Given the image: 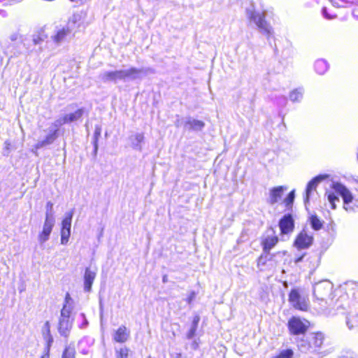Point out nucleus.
Returning a JSON list of instances; mask_svg holds the SVG:
<instances>
[{
	"label": "nucleus",
	"mask_w": 358,
	"mask_h": 358,
	"mask_svg": "<svg viewBox=\"0 0 358 358\" xmlns=\"http://www.w3.org/2000/svg\"><path fill=\"white\" fill-rule=\"evenodd\" d=\"M47 38L48 35L43 29L29 34L22 29H17L9 34L10 43L3 48V53L8 57V61L21 56H30L36 52V46L41 45Z\"/></svg>",
	"instance_id": "1"
},
{
	"label": "nucleus",
	"mask_w": 358,
	"mask_h": 358,
	"mask_svg": "<svg viewBox=\"0 0 358 358\" xmlns=\"http://www.w3.org/2000/svg\"><path fill=\"white\" fill-rule=\"evenodd\" d=\"M147 72L143 68L130 67L127 69L103 71L99 75V80L103 83L133 81L141 78V75Z\"/></svg>",
	"instance_id": "2"
},
{
	"label": "nucleus",
	"mask_w": 358,
	"mask_h": 358,
	"mask_svg": "<svg viewBox=\"0 0 358 358\" xmlns=\"http://www.w3.org/2000/svg\"><path fill=\"white\" fill-rule=\"evenodd\" d=\"M266 11L257 8L252 3L245 10V15L250 24H254L259 33L269 38L273 35V29L271 24L266 20Z\"/></svg>",
	"instance_id": "3"
},
{
	"label": "nucleus",
	"mask_w": 358,
	"mask_h": 358,
	"mask_svg": "<svg viewBox=\"0 0 358 358\" xmlns=\"http://www.w3.org/2000/svg\"><path fill=\"white\" fill-rule=\"evenodd\" d=\"M71 301L69 294H67L58 319L57 331L60 336L64 338L69 337L73 327V320L71 319L73 310Z\"/></svg>",
	"instance_id": "4"
},
{
	"label": "nucleus",
	"mask_w": 358,
	"mask_h": 358,
	"mask_svg": "<svg viewBox=\"0 0 358 358\" xmlns=\"http://www.w3.org/2000/svg\"><path fill=\"white\" fill-rule=\"evenodd\" d=\"M324 334L321 331L311 332L306 338L299 340L297 343L299 350L303 353L318 352L324 343Z\"/></svg>",
	"instance_id": "5"
},
{
	"label": "nucleus",
	"mask_w": 358,
	"mask_h": 358,
	"mask_svg": "<svg viewBox=\"0 0 358 358\" xmlns=\"http://www.w3.org/2000/svg\"><path fill=\"white\" fill-rule=\"evenodd\" d=\"M65 124L66 123L63 115L56 119L48 129V134L45 138L38 141L35 144L32 149V152L36 153L37 150L52 144L59 136L58 132L59 127Z\"/></svg>",
	"instance_id": "6"
},
{
	"label": "nucleus",
	"mask_w": 358,
	"mask_h": 358,
	"mask_svg": "<svg viewBox=\"0 0 358 358\" xmlns=\"http://www.w3.org/2000/svg\"><path fill=\"white\" fill-rule=\"evenodd\" d=\"M335 192L340 195L343 200V208L348 213L358 210V200L355 199L350 191L343 184L336 182L333 184Z\"/></svg>",
	"instance_id": "7"
},
{
	"label": "nucleus",
	"mask_w": 358,
	"mask_h": 358,
	"mask_svg": "<svg viewBox=\"0 0 358 358\" xmlns=\"http://www.w3.org/2000/svg\"><path fill=\"white\" fill-rule=\"evenodd\" d=\"M310 323L306 320H301L297 317H292L288 321L289 331L292 335L304 334L308 329Z\"/></svg>",
	"instance_id": "8"
},
{
	"label": "nucleus",
	"mask_w": 358,
	"mask_h": 358,
	"mask_svg": "<svg viewBox=\"0 0 358 358\" xmlns=\"http://www.w3.org/2000/svg\"><path fill=\"white\" fill-rule=\"evenodd\" d=\"M333 289V285L329 280H322L313 286V295L320 301H323L329 296Z\"/></svg>",
	"instance_id": "9"
},
{
	"label": "nucleus",
	"mask_w": 358,
	"mask_h": 358,
	"mask_svg": "<svg viewBox=\"0 0 358 358\" xmlns=\"http://www.w3.org/2000/svg\"><path fill=\"white\" fill-rule=\"evenodd\" d=\"M313 242V235L308 234L306 230L303 229L296 237L294 245L298 250L308 249L312 245Z\"/></svg>",
	"instance_id": "10"
},
{
	"label": "nucleus",
	"mask_w": 358,
	"mask_h": 358,
	"mask_svg": "<svg viewBox=\"0 0 358 358\" xmlns=\"http://www.w3.org/2000/svg\"><path fill=\"white\" fill-rule=\"evenodd\" d=\"M289 301L294 308L300 310H306L308 306L306 298L301 296L299 291L295 289L290 291Z\"/></svg>",
	"instance_id": "11"
},
{
	"label": "nucleus",
	"mask_w": 358,
	"mask_h": 358,
	"mask_svg": "<svg viewBox=\"0 0 358 358\" xmlns=\"http://www.w3.org/2000/svg\"><path fill=\"white\" fill-rule=\"evenodd\" d=\"M71 31L69 25L57 26L55 27V34L51 36V39L55 43L59 45L65 41Z\"/></svg>",
	"instance_id": "12"
},
{
	"label": "nucleus",
	"mask_w": 358,
	"mask_h": 358,
	"mask_svg": "<svg viewBox=\"0 0 358 358\" xmlns=\"http://www.w3.org/2000/svg\"><path fill=\"white\" fill-rule=\"evenodd\" d=\"M279 228L282 234L292 233L294 229V220L290 213L284 215L279 221Z\"/></svg>",
	"instance_id": "13"
},
{
	"label": "nucleus",
	"mask_w": 358,
	"mask_h": 358,
	"mask_svg": "<svg viewBox=\"0 0 358 358\" xmlns=\"http://www.w3.org/2000/svg\"><path fill=\"white\" fill-rule=\"evenodd\" d=\"M287 189L285 186H278L270 189L268 203L273 205L280 201L284 192Z\"/></svg>",
	"instance_id": "14"
},
{
	"label": "nucleus",
	"mask_w": 358,
	"mask_h": 358,
	"mask_svg": "<svg viewBox=\"0 0 358 358\" xmlns=\"http://www.w3.org/2000/svg\"><path fill=\"white\" fill-rule=\"evenodd\" d=\"M130 335L129 330L124 326L121 325L113 334V340L117 343H125Z\"/></svg>",
	"instance_id": "15"
},
{
	"label": "nucleus",
	"mask_w": 358,
	"mask_h": 358,
	"mask_svg": "<svg viewBox=\"0 0 358 358\" xmlns=\"http://www.w3.org/2000/svg\"><path fill=\"white\" fill-rule=\"evenodd\" d=\"M204 127L205 123L203 121L190 117H186L184 122V127L188 130L201 131Z\"/></svg>",
	"instance_id": "16"
},
{
	"label": "nucleus",
	"mask_w": 358,
	"mask_h": 358,
	"mask_svg": "<svg viewBox=\"0 0 358 358\" xmlns=\"http://www.w3.org/2000/svg\"><path fill=\"white\" fill-rule=\"evenodd\" d=\"M325 178H326L325 176L320 175V176H317L315 177L314 178H313L308 183L307 187H306V196H305V199H304V202H305L306 204L309 201L311 192L313 189H315V188L317 187V185L321 181H322Z\"/></svg>",
	"instance_id": "17"
},
{
	"label": "nucleus",
	"mask_w": 358,
	"mask_h": 358,
	"mask_svg": "<svg viewBox=\"0 0 358 358\" xmlns=\"http://www.w3.org/2000/svg\"><path fill=\"white\" fill-rule=\"evenodd\" d=\"M96 275V271H92L90 268H86L84 274V290L85 292H89L91 291Z\"/></svg>",
	"instance_id": "18"
},
{
	"label": "nucleus",
	"mask_w": 358,
	"mask_h": 358,
	"mask_svg": "<svg viewBox=\"0 0 358 358\" xmlns=\"http://www.w3.org/2000/svg\"><path fill=\"white\" fill-rule=\"evenodd\" d=\"M145 136L143 133H136L129 136L131 146L133 149L141 151L143 149L142 143L144 142Z\"/></svg>",
	"instance_id": "19"
},
{
	"label": "nucleus",
	"mask_w": 358,
	"mask_h": 358,
	"mask_svg": "<svg viewBox=\"0 0 358 358\" xmlns=\"http://www.w3.org/2000/svg\"><path fill=\"white\" fill-rule=\"evenodd\" d=\"M278 238L276 236H268L262 242L264 252L269 255L270 250L278 243Z\"/></svg>",
	"instance_id": "20"
},
{
	"label": "nucleus",
	"mask_w": 358,
	"mask_h": 358,
	"mask_svg": "<svg viewBox=\"0 0 358 358\" xmlns=\"http://www.w3.org/2000/svg\"><path fill=\"white\" fill-rule=\"evenodd\" d=\"M85 113V109L83 108H79L73 113H66L64 115V120L66 124L71 123L73 122L77 121L82 117Z\"/></svg>",
	"instance_id": "21"
},
{
	"label": "nucleus",
	"mask_w": 358,
	"mask_h": 358,
	"mask_svg": "<svg viewBox=\"0 0 358 358\" xmlns=\"http://www.w3.org/2000/svg\"><path fill=\"white\" fill-rule=\"evenodd\" d=\"M314 68L317 73L323 75L328 70L329 64L326 60L320 59L315 61Z\"/></svg>",
	"instance_id": "22"
},
{
	"label": "nucleus",
	"mask_w": 358,
	"mask_h": 358,
	"mask_svg": "<svg viewBox=\"0 0 358 358\" xmlns=\"http://www.w3.org/2000/svg\"><path fill=\"white\" fill-rule=\"evenodd\" d=\"M304 90L303 87H298L293 90L289 94V99L292 102H301L303 99Z\"/></svg>",
	"instance_id": "23"
},
{
	"label": "nucleus",
	"mask_w": 358,
	"mask_h": 358,
	"mask_svg": "<svg viewBox=\"0 0 358 358\" xmlns=\"http://www.w3.org/2000/svg\"><path fill=\"white\" fill-rule=\"evenodd\" d=\"M73 215V210L66 213L65 217L62 222V231H71Z\"/></svg>",
	"instance_id": "24"
},
{
	"label": "nucleus",
	"mask_w": 358,
	"mask_h": 358,
	"mask_svg": "<svg viewBox=\"0 0 358 358\" xmlns=\"http://www.w3.org/2000/svg\"><path fill=\"white\" fill-rule=\"evenodd\" d=\"M199 321L200 317L195 315L192 322L190 329L187 334V338L188 339H192L195 336Z\"/></svg>",
	"instance_id": "25"
},
{
	"label": "nucleus",
	"mask_w": 358,
	"mask_h": 358,
	"mask_svg": "<svg viewBox=\"0 0 358 358\" xmlns=\"http://www.w3.org/2000/svg\"><path fill=\"white\" fill-rule=\"evenodd\" d=\"M346 324L349 330H358V316L350 315L348 317Z\"/></svg>",
	"instance_id": "26"
},
{
	"label": "nucleus",
	"mask_w": 358,
	"mask_h": 358,
	"mask_svg": "<svg viewBox=\"0 0 358 358\" xmlns=\"http://www.w3.org/2000/svg\"><path fill=\"white\" fill-rule=\"evenodd\" d=\"M129 352L130 350L126 346L115 348V358H128Z\"/></svg>",
	"instance_id": "27"
},
{
	"label": "nucleus",
	"mask_w": 358,
	"mask_h": 358,
	"mask_svg": "<svg viewBox=\"0 0 358 358\" xmlns=\"http://www.w3.org/2000/svg\"><path fill=\"white\" fill-rule=\"evenodd\" d=\"M55 223V219H51L49 217H45L43 226V232L51 234L52 228Z\"/></svg>",
	"instance_id": "28"
},
{
	"label": "nucleus",
	"mask_w": 358,
	"mask_h": 358,
	"mask_svg": "<svg viewBox=\"0 0 358 358\" xmlns=\"http://www.w3.org/2000/svg\"><path fill=\"white\" fill-rule=\"evenodd\" d=\"M295 199V190H292L288 195L283 200V203L287 210H290L292 208V205Z\"/></svg>",
	"instance_id": "29"
},
{
	"label": "nucleus",
	"mask_w": 358,
	"mask_h": 358,
	"mask_svg": "<svg viewBox=\"0 0 358 358\" xmlns=\"http://www.w3.org/2000/svg\"><path fill=\"white\" fill-rule=\"evenodd\" d=\"M101 128L99 125L95 126L94 136H93V144H94V152L96 153L98 150V140L101 136Z\"/></svg>",
	"instance_id": "30"
},
{
	"label": "nucleus",
	"mask_w": 358,
	"mask_h": 358,
	"mask_svg": "<svg viewBox=\"0 0 358 358\" xmlns=\"http://www.w3.org/2000/svg\"><path fill=\"white\" fill-rule=\"evenodd\" d=\"M310 222L311 227L314 230L317 231V230L320 229L322 227V223L321 222L320 219L316 215H312L310 217Z\"/></svg>",
	"instance_id": "31"
},
{
	"label": "nucleus",
	"mask_w": 358,
	"mask_h": 358,
	"mask_svg": "<svg viewBox=\"0 0 358 358\" xmlns=\"http://www.w3.org/2000/svg\"><path fill=\"white\" fill-rule=\"evenodd\" d=\"M327 199L331 206V208L336 209V203L339 202L338 197L334 192H330L327 194Z\"/></svg>",
	"instance_id": "32"
},
{
	"label": "nucleus",
	"mask_w": 358,
	"mask_h": 358,
	"mask_svg": "<svg viewBox=\"0 0 358 358\" xmlns=\"http://www.w3.org/2000/svg\"><path fill=\"white\" fill-rule=\"evenodd\" d=\"M294 352L292 350L287 349L280 352V353L272 358H292Z\"/></svg>",
	"instance_id": "33"
},
{
	"label": "nucleus",
	"mask_w": 358,
	"mask_h": 358,
	"mask_svg": "<svg viewBox=\"0 0 358 358\" xmlns=\"http://www.w3.org/2000/svg\"><path fill=\"white\" fill-rule=\"evenodd\" d=\"M42 336L43 338L52 336L50 332V323L46 321L42 329Z\"/></svg>",
	"instance_id": "34"
},
{
	"label": "nucleus",
	"mask_w": 358,
	"mask_h": 358,
	"mask_svg": "<svg viewBox=\"0 0 358 358\" xmlns=\"http://www.w3.org/2000/svg\"><path fill=\"white\" fill-rule=\"evenodd\" d=\"M80 16L79 14L74 13L69 19L68 23L66 25H69L71 27V30H72L76 24L80 20Z\"/></svg>",
	"instance_id": "35"
},
{
	"label": "nucleus",
	"mask_w": 358,
	"mask_h": 358,
	"mask_svg": "<svg viewBox=\"0 0 358 358\" xmlns=\"http://www.w3.org/2000/svg\"><path fill=\"white\" fill-rule=\"evenodd\" d=\"M62 358H75V350L71 347H66L63 352Z\"/></svg>",
	"instance_id": "36"
},
{
	"label": "nucleus",
	"mask_w": 358,
	"mask_h": 358,
	"mask_svg": "<svg viewBox=\"0 0 358 358\" xmlns=\"http://www.w3.org/2000/svg\"><path fill=\"white\" fill-rule=\"evenodd\" d=\"M45 217H51V219H55L53 213V203L51 201H48L46 203Z\"/></svg>",
	"instance_id": "37"
},
{
	"label": "nucleus",
	"mask_w": 358,
	"mask_h": 358,
	"mask_svg": "<svg viewBox=\"0 0 358 358\" xmlns=\"http://www.w3.org/2000/svg\"><path fill=\"white\" fill-rule=\"evenodd\" d=\"M71 236V231H62L61 230V244L66 245Z\"/></svg>",
	"instance_id": "38"
},
{
	"label": "nucleus",
	"mask_w": 358,
	"mask_h": 358,
	"mask_svg": "<svg viewBox=\"0 0 358 358\" xmlns=\"http://www.w3.org/2000/svg\"><path fill=\"white\" fill-rule=\"evenodd\" d=\"M43 339L45 341V346L44 348V352H47V353H50L51 346L54 341L53 337L50 336V337L43 338Z\"/></svg>",
	"instance_id": "39"
},
{
	"label": "nucleus",
	"mask_w": 358,
	"mask_h": 358,
	"mask_svg": "<svg viewBox=\"0 0 358 358\" xmlns=\"http://www.w3.org/2000/svg\"><path fill=\"white\" fill-rule=\"evenodd\" d=\"M50 235V234L48 233L41 231L39 234L38 237V241L40 242V243L43 244L45 242H46L49 239Z\"/></svg>",
	"instance_id": "40"
},
{
	"label": "nucleus",
	"mask_w": 358,
	"mask_h": 358,
	"mask_svg": "<svg viewBox=\"0 0 358 358\" xmlns=\"http://www.w3.org/2000/svg\"><path fill=\"white\" fill-rule=\"evenodd\" d=\"M80 317L82 320V322L79 324L80 329H85L88 326V321L85 317V315L84 313L80 314Z\"/></svg>",
	"instance_id": "41"
},
{
	"label": "nucleus",
	"mask_w": 358,
	"mask_h": 358,
	"mask_svg": "<svg viewBox=\"0 0 358 358\" xmlns=\"http://www.w3.org/2000/svg\"><path fill=\"white\" fill-rule=\"evenodd\" d=\"M268 256H271L270 254H266L265 257H264V255H262L258 259L257 266L259 267L261 265H264L267 260L271 259V258H268Z\"/></svg>",
	"instance_id": "42"
},
{
	"label": "nucleus",
	"mask_w": 358,
	"mask_h": 358,
	"mask_svg": "<svg viewBox=\"0 0 358 358\" xmlns=\"http://www.w3.org/2000/svg\"><path fill=\"white\" fill-rule=\"evenodd\" d=\"M322 13L323 17L327 20H331L336 17V15H329V13L327 12V8L326 7H324L322 8Z\"/></svg>",
	"instance_id": "43"
},
{
	"label": "nucleus",
	"mask_w": 358,
	"mask_h": 358,
	"mask_svg": "<svg viewBox=\"0 0 358 358\" xmlns=\"http://www.w3.org/2000/svg\"><path fill=\"white\" fill-rule=\"evenodd\" d=\"M195 297H196V293H195V292L192 291V292L189 293V294L188 297H187V299H186L187 303L188 304H190V303H191L194 300Z\"/></svg>",
	"instance_id": "44"
},
{
	"label": "nucleus",
	"mask_w": 358,
	"mask_h": 358,
	"mask_svg": "<svg viewBox=\"0 0 358 358\" xmlns=\"http://www.w3.org/2000/svg\"><path fill=\"white\" fill-rule=\"evenodd\" d=\"M340 1H342L343 3L342 4H338V6H342V7L348 6V4H352L354 2L352 0H340Z\"/></svg>",
	"instance_id": "45"
},
{
	"label": "nucleus",
	"mask_w": 358,
	"mask_h": 358,
	"mask_svg": "<svg viewBox=\"0 0 358 358\" xmlns=\"http://www.w3.org/2000/svg\"><path fill=\"white\" fill-rule=\"evenodd\" d=\"M304 255H305V254L298 256V257H296V258L294 259V262L296 264L301 262L303 260Z\"/></svg>",
	"instance_id": "46"
},
{
	"label": "nucleus",
	"mask_w": 358,
	"mask_h": 358,
	"mask_svg": "<svg viewBox=\"0 0 358 358\" xmlns=\"http://www.w3.org/2000/svg\"><path fill=\"white\" fill-rule=\"evenodd\" d=\"M352 15L356 19L358 20V6L353 9Z\"/></svg>",
	"instance_id": "47"
},
{
	"label": "nucleus",
	"mask_w": 358,
	"mask_h": 358,
	"mask_svg": "<svg viewBox=\"0 0 358 358\" xmlns=\"http://www.w3.org/2000/svg\"><path fill=\"white\" fill-rule=\"evenodd\" d=\"M192 348L194 350L198 348V343L195 341L192 343Z\"/></svg>",
	"instance_id": "48"
},
{
	"label": "nucleus",
	"mask_w": 358,
	"mask_h": 358,
	"mask_svg": "<svg viewBox=\"0 0 358 358\" xmlns=\"http://www.w3.org/2000/svg\"><path fill=\"white\" fill-rule=\"evenodd\" d=\"M41 358H50V353L43 352V355L41 356Z\"/></svg>",
	"instance_id": "49"
},
{
	"label": "nucleus",
	"mask_w": 358,
	"mask_h": 358,
	"mask_svg": "<svg viewBox=\"0 0 358 358\" xmlns=\"http://www.w3.org/2000/svg\"><path fill=\"white\" fill-rule=\"evenodd\" d=\"M5 144H6V148H8V146L10 145V143L6 141V142H5Z\"/></svg>",
	"instance_id": "50"
},
{
	"label": "nucleus",
	"mask_w": 358,
	"mask_h": 358,
	"mask_svg": "<svg viewBox=\"0 0 358 358\" xmlns=\"http://www.w3.org/2000/svg\"><path fill=\"white\" fill-rule=\"evenodd\" d=\"M99 305H100V310L101 311L102 310V303H101V301H100V303H99Z\"/></svg>",
	"instance_id": "51"
},
{
	"label": "nucleus",
	"mask_w": 358,
	"mask_h": 358,
	"mask_svg": "<svg viewBox=\"0 0 358 358\" xmlns=\"http://www.w3.org/2000/svg\"><path fill=\"white\" fill-rule=\"evenodd\" d=\"M176 127H179V126H180L179 120H178V121L176 122Z\"/></svg>",
	"instance_id": "52"
},
{
	"label": "nucleus",
	"mask_w": 358,
	"mask_h": 358,
	"mask_svg": "<svg viewBox=\"0 0 358 358\" xmlns=\"http://www.w3.org/2000/svg\"><path fill=\"white\" fill-rule=\"evenodd\" d=\"M166 276H164V278H163V282H166Z\"/></svg>",
	"instance_id": "53"
}]
</instances>
